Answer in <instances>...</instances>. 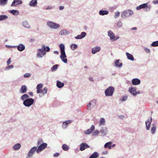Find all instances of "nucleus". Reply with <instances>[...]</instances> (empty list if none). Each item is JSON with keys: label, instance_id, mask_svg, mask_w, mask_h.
<instances>
[{"label": "nucleus", "instance_id": "nucleus-1", "mask_svg": "<svg viewBox=\"0 0 158 158\" xmlns=\"http://www.w3.org/2000/svg\"><path fill=\"white\" fill-rule=\"evenodd\" d=\"M59 47L60 49V57L63 62L66 64L67 63L68 61L65 51L64 45L63 44H59Z\"/></svg>", "mask_w": 158, "mask_h": 158}, {"label": "nucleus", "instance_id": "nucleus-53", "mask_svg": "<svg viewBox=\"0 0 158 158\" xmlns=\"http://www.w3.org/2000/svg\"><path fill=\"white\" fill-rule=\"evenodd\" d=\"M43 87V84H38L37 86L36 89H41L42 87Z\"/></svg>", "mask_w": 158, "mask_h": 158}, {"label": "nucleus", "instance_id": "nucleus-29", "mask_svg": "<svg viewBox=\"0 0 158 158\" xmlns=\"http://www.w3.org/2000/svg\"><path fill=\"white\" fill-rule=\"evenodd\" d=\"M106 124V121L105 119L102 118H101L99 120V126H101L105 125Z\"/></svg>", "mask_w": 158, "mask_h": 158}, {"label": "nucleus", "instance_id": "nucleus-41", "mask_svg": "<svg viewBox=\"0 0 158 158\" xmlns=\"http://www.w3.org/2000/svg\"><path fill=\"white\" fill-rule=\"evenodd\" d=\"M127 95H125L124 96H122L120 98V100L122 102H124L126 101L127 99Z\"/></svg>", "mask_w": 158, "mask_h": 158}, {"label": "nucleus", "instance_id": "nucleus-21", "mask_svg": "<svg viewBox=\"0 0 158 158\" xmlns=\"http://www.w3.org/2000/svg\"><path fill=\"white\" fill-rule=\"evenodd\" d=\"M70 34L69 31L66 29H63L61 30L59 33V35L61 36L68 35Z\"/></svg>", "mask_w": 158, "mask_h": 158}, {"label": "nucleus", "instance_id": "nucleus-64", "mask_svg": "<svg viewBox=\"0 0 158 158\" xmlns=\"http://www.w3.org/2000/svg\"><path fill=\"white\" fill-rule=\"evenodd\" d=\"M59 9L60 10H62L64 9V7L63 6H59Z\"/></svg>", "mask_w": 158, "mask_h": 158}, {"label": "nucleus", "instance_id": "nucleus-27", "mask_svg": "<svg viewBox=\"0 0 158 158\" xmlns=\"http://www.w3.org/2000/svg\"><path fill=\"white\" fill-rule=\"evenodd\" d=\"M119 60H116L115 62L114 66L116 67H118L119 68L123 66V64L122 63H120Z\"/></svg>", "mask_w": 158, "mask_h": 158}, {"label": "nucleus", "instance_id": "nucleus-38", "mask_svg": "<svg viewBox=\"0 0 158 158\" xmlns=\"http://www.w3.org/2000/svg\"><path fill=\"white\" fill-rule=\"evenodd\" d=\"M8 18V16L5 15H0V21H2L3 20L6 19H7Z\"/></svg>", "mask_w": 158, "mask_h": 158}, {"label": "nucleus", "instance_id": "nucleus-46", "mask_svg": "<svg viewBox=\"0 0 158 158\" xmlns=\"http://www.w3.org/2000/svg\"><path fill=\"white\" fill-rule=\"evenodd\" d=\"M100 131L98 130H95L92 133V135L93 136H97L99 133Z\"/></svg>", "mask_w": 158, "mask_h": 158}, {"label": "nucleus", "instance_id": "nucleus-55", "mask_svg": "<svg viewBox=\"0 0 158 158\" xmlns=\"http://www.w3.org/2000/svg\"><path fill=\"white\" fill-rule=\"evenodd\" d=\"M144 50L145 52L147 53H149L151 52L150 50L147 48H144Z\"/></svg>", "mask_w": 158, "mask_h": 158}, {"label": "nucleus", "instance_id": "nucleus-52", "mask_svg": "<svg viewBox=\"0 0 158 158\" xmlns=\"http://www.w3.org/2000/svg\"><path fill=\"white\" fill-rule=\"evenodd\" d=\"M112 143L111 142H108L106 143L104 146V147L105 148H108L109 146Z\"/></svg>", "mask_w": 158, "mask_h": 158}, {"label": "nucleus", "instance_id": "nucleus-3", "mask_svg": "<svg viewBox=\"0 0 158 158\" xmlns=\"http://www.w3.org/2000/svg\"><path fill=\"white\" fill-rule=\"evenodd\" d=\"M47 25L49 28L53 29H57L60 27V25L58 24L51 21L47 22Z\"/></svg>", "mask_w": 158, "mask_h": 158}, {"label": "nucleus", "instance_id": "nucleus-35", "mask_svg": "<svg viewBox=\"0 0 158 158\" xmlns=\"http://www.w3.org/2000/svg\"><path fill=\"white\" fill-rule=\"evenodd\" d=\"M41 48L46 51L47 52H48L50 50V48L48 46H46L44 44L42 45V48Z\"/></svg>", "mask_w": 158, "mask_h": 158}, {"label": "nucleus", "instance_id": "nucleus-13", "mask_svg": "<svg viewBox=\"0 0 158 158\" xmlns=\"http://www.w3.org/2000/svg\"><path fill=\"white\" fill-rule=\"evenodd\" d=\"M73 122V120H67L64 121L62 123V127L64 129H65L68 127L69 124L72 123Z\"/></svg>", "mask_w": 158, "mask_h": 158}, {"label": "nucleus", "instance_id": "nucleus-11", "mask_svg": "<svg viewBox=\"0 0 158 158\" xmlns=\"http://www.w3.org/2000/svg\"><path fill=\"white\" fill-rule=\"evenodd\" d=\"M14 48H17L19 51H23L25 50V45L22 44H20L18 45L13 46Z\"/></svg>", "mask_w": 158, "mask_h": 158}, {"label": "nucleus", "instance_id": "nucleus-50", "mask_svg": "<svg viewBox=\"0 0 158 158\" xmlns=\"http://www.w3.org/2000/svg\"><path fill=\"white\" fill-rule=\"evenodd\" d=\"M37 50H39V51H42L41 52L42 53V54H43V56L46 54V52H47L46 51L44 50H43V49H42L41 48L38 49Z\"/></svg>", "mask_w": 158, "mask_h": 158}, {"label": "nucleus", "instance_id": "nucleus-40", "mask_svg": "<svg viewBox=\"0 0 158 158\" xmlns=\"http://www.w3.org/2000/svg\"><path fill=\"white\" fill-rule=\"evenodd\" d=\"M8 0H0V5L1 6L6 5L7 3Z\"/></svg>", "mask_w": 158, "mask_h": 158}, {"label": "nucleus", "instance_id": "nucleus-49", "mask_svg": "<svg viewBox=\"0 0 158 158\" xmlns=\"http://www.w3.org/2000/svg\"><path fill=\"white\" fill-rule=\"evenodd\" d=\"M97 102V100L96 99H94L91 101V103L92 104V107H94L96 105Z\"/></svg>", "mask_w": 158, "mask_h": 158}, {"label": "nucleus", "instance_id": "nucleus-22", "mask_svg": "<svg viewBox=\"0 0 158 158\" xmlns=\"http://www.w3.org/2000/svg\"><path fill=\"white\" fill-rule=\"evenodd\" d=\"M108 35L110 37V39L112 41L114 38L115 35L114 33L111 30H109L108 31Z\"/></svg>", "mask_w": 158, "mask_h": 158}, {"label": "nucleus", "instance_id": "nucleus-47", "mask_svg": "<svg viewBox=\"0 0 158 158\" xmlns=\"http://www.w3.org/2000/svg\"><path fill=\"white\" fill-rule=\"evenodd\" d=\"M77 47V45L76 44H72L71 45V48L73 50H75Z\"/></svg>", "mask_w": 158, "mask_h": 158}, {"label": "nucleus", "instance_id": "nucleus-5", "mask_svg": "<svg viewBox=\"0 0 158 158\" xmlns=\"http://www.w3.org/2000/svg\"><path fill=\"white\" fill-rule=\"evenodd\" d=\"M34 100L31 98H29L25 99L23 101V105L25 106L29 107L31 106L34 103Z\"/></svg>", "mask_w": 158, "mask_h": 158}, {"label": "nucleus", "instance_id": "nucleus-25", "mask_svg": "<svg viewBox=\"0 0 158 158\" xmlns=\"http://www.w3.org/2000/svg\"><path fill=\"white\" fill-rule=\"evenodd\" d=\"M37 0H32L30 1L29 3L30 6L32 7L35 6L37 3Z\"/></svg>", "mask_w": 158, "mask_h": 158}, {"label": "nucleus", "instance_id": "nucleus-17", "mask_svg": "<svg viewBox=\"0 0 158 158\" xmlns=\"http://www.w3.org/2000/svg\"><path fill=\"white\" fill-rule=\"evenodd\" d=\"M131 82L133 85H136L139 84L140 83L141 81L139 79L137 78H135L132 80Z\"/></svg>", "mask_w": 158, "mask_h": 158}, {"label": "nucleus", "instance_id": "nucleus-43", "mask_svg": "<svg viewBox=\"0 0 158 158\" xmlns=\"http://www.w3.org/2000/svg\"><path fill=\"white\" fill-rule=\"evenodd\" d=\"M116 25L117 27L119 28H120L122 27V26L123 23L121 21H118L116 23Z\"/></svg>", "mask_w": 158, "mask_h": 158}, {"label": "nucleus", "instance_id": "nucleus-54", "mask_svg": "<svg viewBox=\"0 0 158 158\" xmlns=\"http://www.w3.org/2000/svg\"><path fill=\"white\" fill-rule=\"evenodd\" d=\"M14 66L12 65H11L9 66H7L6 67V68H5V69L6 70H9V69H11V68H14Z\"/></svg>", "mask_w": 158, "mask_h": 158}, {"label": "nucleus", "instance_id": "nucleus-12", "mask_svg": "<svg viewBox=\"0 0 158 158\" xmlns=\"http://www.w3.org/2000/svg\"><path fill=\"white\" fill-rule=\"evenodd\" d=\"M152 121V118L151 117H150L145 122L146 128L147 130H149L150 129Z\"/></svg>", "mask_w": 158, "mask_h": 158}, {"label": "nucleus", "instance_id": "nucleus-63", "mask_svg": "<svg viewBox=\"0 0 158 158\" xmlns=\"http://www.w3.org/2000/svg\"><path fill=\"white\" fill-rule=\"evenodd\" d=\"M153 3L155 4H158V0H155L153 2Z\"/></svg>", "mask_w": 158, "mask_h": 158}, {"label": "nucleus", "instance_id": "nucleus-23", "mask_svg": "<svg viewBox=\"0 0 158 158\" xmlns=\"http://www.w3.org/2000/svg\"><path fill=\"white\" fill-rule=\"evenodd\" d=\"M27 90V88L25 85H23L21 86L19 91L20 93L24 94L26 93Z\"/></svg>", "mask_w": 158, "mask_h": 158}, {"label": "nucleus", "instance_id": "nucleus-20", "mask_svg": "<svg viewBox=\"0 0 158 158\" xmlns=\"http://www.w3.org/2000/svg\"><path fill=\"white\" fill-rule=\"evenodd\" d=\"M101 49L100 46L95 47L92 48V53L93 54H95L96 52H99Z\"/></svg>", "mask_w": 158, "mask_h": 158}, {"label": "nucleus", "instance_id": "nucleus-15", "mask_svg": "<svg viewBox=\"0 0 158 158\" xmlns=\"http://www.w3.org/2000/svg\"><path fill=\"white\" fill-rule=\"evenodd\" d=\"M22 4L21 0H14L11 5V6H15L17 5H21Z\"/></svg>", "mask_w": 158, "mask_h": 158}, {"label": "nucleus", "instance_id": "nucleus-59", "mask_svg": "<svg viewBox=\"0 0 158 158\" xmlns=\"http://www.w3.org/2000/svg\"><path fill=\"white\" fill-rule=\"evenodd\" d=\"M119 38V37L118 36H114V38L113 39L112 41H115L117 40Z\"/></svg>", "mask_w": 158, "mask_h": 158}, {"label": "nucleus", "instance_id": "nucleus-51", "mask_svg": "<svg viewBox=\"0 0 158 158\" xmlns=\"http://www.w3.org/2000/svg\"><path fill=\"white\" fill-rule=\"evenodd\" d=\"M31 76V74L28 73H25L23 75V77L25 78H29Z\"/></svg>", "mask_w": 158, "mask_h": 158}, {"label": "nucleus", "instance_id": "nucleus-60", "mask_svg": "<svg viewBox=\"0 0 158 158\" xmlns=\"http://www.w3.org/2000/svg\"><path fill=\"white\" fill-rule=\"evenodd\" d=\"M37 94H39L40 93H41L42 91V89H37Z\"/></svg>", "mask_w": 158, "mask_h": 158}, {"label": "nucleus", "instance_id": "nucleus-56", "mask_svg": "<svg viewBox=\"0 0 158 158\" xmlns=\"http://www.w3.org/2000/svg\"><path fill=\"white\" fill-rule=\"evenodd\" d=\"M42 140L41 139H39L38 140L37 144L38 145H40L41 144V143L42 142Z\"/></svg>", "mask_w": 158, "mask_h": 158}, {"label": "nucleus", "instance_id": "nucleus-24", "mask_svg": "<svg viewBox=\"0 0 158 158\" xmlns=\"http://www.w3.org/2000/svg\"><path fill=\"white\" fill-rule=\"evenodd\" d=\"M109 13V11L107 10H101L99 12V15H107Z\"/></svg>", "mask_w": 158, "mask_h": 158}, {"label": "nucleus", "instance_id": "nucleus-62", "mask_svg": "<svg viewBox=\"0 0 158 158\" xmlns=\"http://www.w3.org/2000/svg\"><path fill=\"white\" fill-rule=\"evenodd\" d=\"M52 8V7L51 6H48L47 7L45 8V9L47 10H51Z\"/></svg>", "mask_w": 158, "mask_h": 158}, {"label": "nucleus", "instance_id": "nucleus-18", "mask_svg": "<svg viewBox=\"0 0 158 158\" xmlns=\"http://www.w3.org/2000/svg\"><path fill=\"white\" fill-rule=\"evenodd\" d=\"M86 33L85 32H81L80 35H78L75 37V38L76 39H81L84 38L86 35Z\"/></svg>", "mask_w": 158, "mask_h": 158}, {"label": "nucleus", "instance_id": "nucleus-39", "mask_svg": "<svg viewBox=\"0 0 158 158\" xmlns=\"http://www.w3.org/2000/svg\"><path fill=\"white\" fill-rule=\"evenodd\" d=\"M58 64H55L53 65L51 69V70L52 72H54L56 71L57 69H58Z\"/></svg>", "mask_w": 158, "mask_h": 158}, {"label": "nucleus", "instance_id": "nucleus-30", "mask_svg": "<svg viewBox=\"0 0 158 158\" xmlns=\"http://www.w3.org/2000/svg\"><path fill=\"white\" fill-rule=\"evenodd\" d=\"M21 144L20 143H17L13 146V148L15 150H18L21 148Z\"/></svg>", "mask_w": 158, "mask_h": 158}, {"label": "nucleus", "instance_id": "nucleus-7", "mask_svg": "<svg viewBox=\"0 0 158 158\" xmlns=\"http://www.w3.org/2000/svg\"><path fill=\"white\" fill-rule=\"evenodd\" d=\"M47 147V144L46 143H43L40 144L38 147L37 148V153H39L40 152L44 150Z\"/></svg>", "mask_w": 158, "mask_h": 158}, {"label": "nucleus", "instance_id": "nucleus-58", "mask_svg": "<svg viewBox=\"0 0 158 158\" xmlns=\"http://www.w3.org/2000/svg\"><path fill=\"white\" fill-rule=\"evenodd\" d=\"M11 60H10V58H9L8 60H7V65H9V64H10V63H11Z\"/></svg>", "mask_w": 158, "mask_h": 158}, {"label": "nucleus", "instance_id": "nucleus-2", "mask_svg": "<svg viewBox=\"0 0 158 158\" xmlns=\"http://www.w3.org/2000/svg\"><path fill=\"white\" fill-rule=\"evenodd\" d=\"M134 14L133 10L129 9L123 10L121 14V17L122 19H125L127 18H130Z\"/></svg>", "mask_w": 158, "mask_h": 158}, {"label": "nucleus", "instance_id": "nucleus-36", "mask_svg": "<svg viewBox=\"0 0 158 158\" xmlns=\"http://www.w3.org/2000/svg\"><path fill=\"white\" fill-rule=\"evenodd\" d=\"M37 51V53L36 56V58H42L43 56L42 53L41 52L42 51H40L39 50Z\"/></svg>", "mask_w": 158, "mask_h": 158}, {"label": "nucleus", "instance_id": "nucleus-28", "mask_svg": "<svg viewBox=\"0 0 158 158\" xmlns=\"http://www.w3.org/2000/svg\"><path fill=\"white\" fill-rule=\"evenodd\" d=\"M9 12L15 16H17L19 14V11L18 10H10L9 11Z\"/></svg>", "mask_w": 158, "mask_h": 158}, {"label": "nucleus", "instance_id": "nucleus-10", "mask_svg": "<svg viewBox=\"0 0 158 158\" xmlns=\"http://www.w3.org/2000/svg\"><path fill=\"white\" fill-rule=\"evenodd\" d=\"M22 25L23 27L27 29H29L31 28V26L27 20H24L22 21Z\"/></svg>", "mask_w": 158, "mask_h": 158}, {"label": "nucleus", "instance_id": "nucleus-34", "mask_svg": "<svg viewBox=\"0 0 158 158\" xmlns=\"http://www.w3.org/2000/svg\"><path fill=\"white\" fill-rule=\"evenodd\" d=\"M29 97V96L28 94H25L20 97V99L22 101H24L25 99L28 98Z\"/></svg>", "mask_w": 158, "mask_h": 158}, {"label": "nucleus", "instance_id": "nucleus-4", "mask_svg": "<svg viewBox=\"0 0 158 158\" xmlns=\"http://www.w3.org/2000/svg\"><path fill=\"white\" fill-rule=\"evenodd\" d=\"M114 91V88L112 86L109 87L105 90V95L106 97L112 96Z\"/></svg>", "mask_w": 158, "mask_h": 158}, {"label": "nucleus", "instance_id": "nucleus-37", "mask_svg": "<svg viewBox=\"0 0 158 158\" xmlns=\"http://www.w3.org/2000/svg\"><path fill=\"white\" fill-rule=\"evenodd\" d=\"M63 149L64 151H67L69 149V147L66 144H63L62 146Z\"/></svg>", "mask_w": 158, "mask_h": 158}, {"label": "nucleus", "instance_id": "nucleus-16", "mask_svg": "<svg viewBox=\"0 0 158 158\" xmlns=\"http://www.w3.org/2000/svg\"><path fill=\"white\" fill-rule=\"evenodd\" d=\"M95 126L94 125H92L90 128L85 131V133L86 135H89L94 130Z\"/></svg>", "mask_w": 158, "mask_h": 158}, {"label": "nucleus", "instance_id": "nucleus-44", "mask_svg": "<svg viewBox=\"0 0 158 158\" xmlns=\"http://www.w3.org/2000/svg\"><path fill=\"white\" fill-rule=\"evenodd\" d=\"M87 109L89 110H90L92 109V108L93 107H92V104L91 103V102H89L87 104Z\"/></svg>", "mask_w": 158, "mask_h": 158}, {"label": "nucleus", "instance_id": "nucleus-14", "mask_svg": "<svg viewBox=\"0 0 158 158\" xmlns=\"http://www.w3.org/2000/svg\"><path fill=\"white\" fill-rule=\"evenodd\" d=\"M89 147V146L86 143H82L80 145V150L81 151H83Z\"/></svg>", "mask_w": 158, "mask_h": 158}, {"label": "nucleus", "instance_id": "nucleus-42", "mask_svg": "<svg viewBox=\"0 0 158 158\" xmlns=\"http://www.w3.org/2000/svg\"><path fill=\"white\" fill-rule=\"evenodd\" d=\"M151 46L153 47L158 46V40L153 42L151 44Z\"/></svg>", "mask_w": 158, "mask_h": 158}, {"label": "nucleus", "instance_id": "nucleus-9", "mask_svg": "<svg viewBox=\"0 0 158 158\" xmlns=\"http://www.w3.org/2000/svg\"><path fill=\"white\" fill-rule=\"evenodd\" d=\"M108 128L106 127H102L100 131V132L102 136L106 135L108 133Z\"/></svg>", "mask_w": 158, "mask_h": 158}, {"label": "nucleus", "instance_id": "nucleus-6", "mask_svg": "<svg viewBox=\"0 0 158 158\" xmlns=\"http://www.w3.org/2000/svg\"><path fill=\"white\" fill-rule=\"evenodd\" d=\"M37 147L34 146L28 152L26 157V158L32 157L35 152H36L37 153Z\"/></svg>", "mask_w": 158, "mask_h": 158}, {"label": "nucleus", "instance_id": "nucleus-32", "mask_svg": "<svg viewBox=\"0 0 158 158\" xmlns=\"http://www.w3.org/2000/svg\"><path fill=\"white\" fill-rule=\"evenodd\" d=\"M126 55L127 56V58L129 60L131 61H133L134 60V58L133 56L129 53L128 52L126 53Z\"/></svg>", "mask_w": 158, "mask_h": 158}, {"label": "nucleus", "instance_id": "nucleus-57", "mask_svg": "<svg viewBox=\"0 0 158 158\" xmlns=\"http://www.w3.org/2000/svg\"><path fill=\"white\" fill-rule=\"evenodd\" d=\"M59 155L60 154L59 153H56L53 154V156L54 157H57L59 156Z\"/></svg>", "mask_w": 158, "mask_h": 158}, {"label": "nucleus", "instance_id": "nucleus-48", "mask_svg": "<svg viewBox=\"0 0 158 158\" xmlns=\"http://www.w3.org/2000/svg\"><path fill=\"white\" fill-rule=\"evenodd\" d=\"M120 15V13L119 11H116L115 13V15H114V18L115 19L117 18Z\"/></svg>", "mask_w": 158, "mask_h": 158}, {"label": "nucleus", "instance_id": "nucleus-61", "mask_svg": "<svg viewBox=\"0 0 158 158\" xmlns=\"http://www.w3.org/2000/svg\"><path fill=\"white\" fill-rule=\"evenodd\" d=\"M5 46L6 48H14V47H13V46H12L7 45H5Z\"/></svg>", "mask_w": 158, "mask_h": 158}, {"label": "nucleus", "instance_id": "nucleus-19", "mask_svg": "<svg viewBox=\"0 0 158 158\" xmlns=\"http://www.w3.org/2000/svg\"><path fill=\"white\" fill-rule=\"evenodd\" d=\"M136 88L135 87H130L129 88V91L133 96L136 95Z\"/></svg>", "mask_w": 158, "mask_h": 158}, {"label": "nucleus", "instance_id": "nucleus-33", "mask_svg": "<svg viewBox=\"0 0 158 158\" xmlns=\"http://www.w3.org/2000/svg\"><path fill=\"white\" fill-rule=\"evenodd\" d=\"M99 156V153L98 152H95L91 155L89 158H97Z\"/></svg>", "mask_w": 158, "mask_h": 158}, {"label": "nucleus", "instance_id": "nucleus-31", "mask_svg": "<svg viewBox=\"0 0 158 158\" xmlns=\"http://www.w3.org/2000/svg\"><path fill=\"white\" fill-rule=\"evenodd\" d=\"M56 85L58 88H60L64 86V84L63 82L58 80L56 81Z\"/></svg>", "mask_w": 158, "mask_h": 158}, {"label": "nucleus", "instance_id": "nucleus-8", "mask_svg": "<svg viewBox=\"0 0 158 158\" xmlns=\"http://www.w3.org/2000/svg\"><path fill=\"white\" fill-rule=\"evenodd\" d=\"M148 5V3L143 4L138 6L136 7V9L137 10H140L142 9H144L146 8V11H149L150 9V7L147 6Z\"/></svg>", "mask_w": 158, "mask_h": 158}, {"label": "nucleus", "instance_id": "nucleus-26", "mask_svg": "<svg viewBox=\"0 0 158 158\" xmlns=\"http://www.w3.org/2000/svg\"><path fill=\"white\" fill-rule=\"evenodd\" d=\"M156 129V125L154 123L152 124V127L151 129V133L152 134H155Z\"/></svg>", "mask_w": 158, "mask_h": 158}, {"label": "nucleus", "instance_id": "nucleus-45", "mask_svg": "<svg viewBox=\"0 0 158 158\" xmlns=\"http://www.w3.org/2000/svg\"><path fill=\"white\" fill-rule=\"evenodd\" d=\"M48 91V89L46 87H45L42 90L41 93L43 95H44L47 93Z\"/></svg>", "mask_w": 158, "mask_h": 158}]
</instances>
